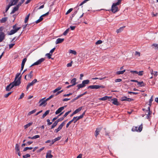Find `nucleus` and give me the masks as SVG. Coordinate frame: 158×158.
I'll return each instance as SVG.
<instances>
[{
	"label": "nucleus",
	"mask_w": 158,
	"mask_h": 158,
	"mask_svg": "<svg viewBox=\"0 0 158 158\" xmlns=\"http://www.w3.org/2000/svg\"><path fill=\"white\" fill-rule=\"evenodd\" d=\"M21 77V76L18 78V79L15 78L14 81L11 83L12 84V87H14L15 86H18L20 84Z\"/></svg>",
	"instance_id": "f257e3e1"
},
{
	"label": "nucleus",
	"mask_w": 158,
	"mask_h": 158,
	"mask_svg": "<svg viewBox=\"0 0 158 158\" xmlns=\"http://www.w3.org/2000/svg\"><path fill=\"white\" fill-rule=\"evenodd\" d=\"M119 4V2L113 3L111 7V11L115 13L118 11V9L117 6Z\"/></svg>",
	"instance_id": "f03ea898"
},
{
	"label": "nucleus",
	"mask_w": 158,
	"mask_h": 158,
	"mask_svg": "<svg viewBox=\"0 0 158 158\" xmlns=\"http://www.w3.org/2000/svg\"><path fill=\"white\" fill-rule=\"evenodd\" d=\"M16 24H15L13 26V29L9 32L8 34L9 35H11L14 34L20 29L21 27H16Z\"/></svg>",
	"instance_id": "7ed1b4c3"
},
{
	"label": "nucleus",
	"mask_w": 158,
	"mask_h": 158,
	"mask_svg": "<svg viewBox=\"0 0 158 158\" xmlns=\"http://www.w3.org/2000/svg\"><path fill=\"white\" fill-rule=\"evenodd\" d=\"M104 86L102 85H94L88 86L87 88L97 89L100 88H104Z\"/></svg>",
	"instance_id": "20e7f679"
},
{
	"label": "nucleus",
	"mask_w": 158,
	"mask_h": 158,
	"mask_svg": "<svg viewBox=\"0 0 158 158\" xmlns=\"http://www.w3.org/2000/svg\"><path fill=\"white\" fill-rule=\"evenodd\" d=\"M142 125L141 124L139 127H133L132 129V131H133L140 132L142 130Z\"/></svg>",
	"instance_id": "39448f33"
},
{
	"label": "nucleus",
	"mask_w": 158,
	"mask_h": 158,
	"mask_svg": "<svg viewBox=\"0 0 158 158\" xmlns=\"http://www.w3.org/2000/svg\"><path fill=\"white\" fill-rule=\"evenodd\" d=\"M45 60L44 58H42L38 60L36 62H35L32 64L31 67L32 66L35 65H38L40 64L41 63L43 62Z\"/></svg>",
	"instance_id": "423d86ee"
},
{
	"label": "nucleus",
	"mask_w": 158,
	"mask_h": 158,
	"mask_svg": "<svg viewBox=\"0 0 158 158\" xmlns=\"http://www.w3.org/2000/svg\"><path fill=\"white\" fill-rule=\"evenodd\" d=\"M37 82L36 79H34L31 82L29 83L27 86L26 90L27 91L28 90L29 88L31 86H32L34 84Z\"/></svg>",
	"instance_id": "0eeeda50"
},
{
	"label": "nucleus",
	"mask_w": 158,
	"mask_h": 158,
	"mask_svg": "<svg viewBox=\"0 0 158 158\" xmlns=\"http://www.w3.org/2000/svg\"><path fill=\"white\" fill-rule=\"evenodd\" d=\"M45 98H43L41 99L39 101V103H40L39 105L40 106H41L42 105H43L44 106H45L47 104L46 102L45 101V100H44Z\"/></svg>",
	"instance_id": "6e6552de"
},
{
	"label": "nucleus",
	"mask_w": 158,
	"mask_h": 158,
	"mask_svg": "<svg viewBox=\"0 0 158 158\" xmlns=\"http://www.w3.org/2000/svg\"><path fill=\"white\" fill-rule=\"evenodd\" d=\"M66 107V106L61 107L58 109V110L56 111V114H58L60 113L64 109L65 107Z\"/></svg>",
	"instance_id": "1a4fd4ad"
},
{
	"label": "nucleus",
	"mask_w": 158,
	"mask_h": 158,
	"mask_svg": "<svg viewBox=\"0 0 158 158\" xmlns=\"http://www.w3.org/2000/svg\"><path fill=\"white\" fill-rule=\"evenodd\" d=\"M121 100L122 101H127L129 102H130L133 99L131 98H127L126 97L124 96L121 98Z\"/></svg>",
	"instance_id": "9d476101"
},
{
	"label": "nucleus",
	"mask_w": 158,
	"mask_h": 158,
	"mask_svg": "<svg viewBox=\"0 0 158 158\" xmlns=\"http://www.w3.org/2000/svg\"><path fill=\"white\" fill-rule=\"evenodd\" d=\"M146 113H148L147 114V119L150 118L149 116L152 114V112L150 111V107H148V110H146Z\"/></svg>",
	"instance_id": "9b49d317"
},
{
	"label": "nucleus",
	"mask_w": 158,
	"mask_h": 158,
	"mask_svg": "<svg viewBox=\"0 0 158 158\" xmlns=\"http://www.w3.org/2000/svg\"><path fill=\"white\" fill-rule=\"evenodd\" d=\"M51 150H49L46 153V158H52L53 156L51 154Z\"/></svg>",
	"instance_id": "f8f14e48"
},
{
	"label": "nucleus",
	"mask_w": 158,
	"mask_h": 158,
	"mask_svg": "<svg viewBox=\"0 0 158 158\" xmlns=\"http://www.w3.org/2000/svg\"><path fill=\"white\" fill-rule=\"evenodd\" d=\"M5 38V34L3 32L0 33V43L2 42Z\"/></svg>",
	"instance_id": "ddd939ff"
},
{
	"label": "nucleus",
	"mask_w": 158,
	"mask_h": 158,
	"mask_svg": "<svg viewBox=\"0 0 158 158\" xmlns=\"http://www.w3.org/2000/svg\"><path fill=\"white\" fill-rule=\"evenodd\" d=\"M19 6L18 5L14 7L11 12L10 14H14L15 11L18 10L19 9Z\"/></svg>",
	"instance_id": "4468645a"
},
{
	"label": "nucleus",
	"mask_w": 158,
	"mask_h": 158,
	"mask_svg": "<svg viewBox=\"0 0 158 158\" xmlns=\"http://www.w3.org/2000/svg\"><path fill=\"white\" fill-rule=\"evenodd\" d=\"M111 101H113L112 103L114 105L117 106L119 105V103L117 99L116 98H113L111 99Z\"/></svg>",
	"instance_id": "2eb2a0df"
},
{
	"label": "nucleus",
	"mask_w": 158,
	"mask_h": 158,
	"mask_svg": "<svg viewBox=\"0 0 158 158\" xmlns=\"http://www.w3.org/2000/svg\"><path fill=\"white\" fill-rule=\"evenodd\" d=\"M64 40L63 38H58L57 39L55 42L56 44H60L62 43Z\"/></svg>",
	"instance_id": "dca6fc26"
},
{
	"label": "nucleus",
	"mask_w": 158,
	"mask_h": 158,
	"mask_svg": "<svg viewBox=\"0 0 158 158\" xmlns=\"http://www.w3.org/2000/svg\"><path fill=\"white\" fill-rule=\"evenodd\" d=\"M101 128H98L96 129V130L95 131V136L96 137H97L98 135H99V132L101 131Z\"/></svg>",
	"instance_id": "f3484780"
},
{
	"label": "nucleus",
	"mask_w": 158,
	"mask_h": 158,
	"mask_svg": "<svg viewBox=\"0 0 158 158\" xmlns=\"http://www.w3.org/2000/svg\"><path fill=\"white\" fill-rule=\"evenodd\" d=\"M111 98V97H108L107 96H105L102 98H100L99 100H100L105 101L108 99H110Z\"/></svg>",
	"instance_id": "a211bd4d"
},
{
	"label": "nucleus",
	"mask_w": 158,
	"mask_h": 158,
	"mask_svg": "<svg viewBox=\"0 0 158 158\" xmlns=\"http://www.w3.org/2000/svg\"><path fill=\"white\" fill-rule=\"evenodd\" d=\"M12 84L10 83V84L7 86L6 88V90L8 91H9L13 87H12Z\"/></svg>",
	"instance_id": "6ab92c4d"
},
{
	"label": "nucleus",
	"mask_w": 158,
	"mask_h": 158,
	"mask_svg": "<svg viewBox=\"0 0 158 158\" xmlns=\"http://www.w3.org/2000/svg\"><path fill=\"white\" fill-rule=\"evenodd\" d=\"M76 81L77 79L75 78H73L71 81L70 83L72 84V85L73 86L76 84Z\"/></svg>",
	"instance_id": "aec40b11"
},
{
	"label": "nucleus",
	"mask_w": 158,
	"mask_h": 158,
	"mask_svg": "<svg viewBox=\"0 0 158 158\" xmlns=\"http://www.w3.org/2000/svg\"><path fill=\"white\" fill-rule=\"evenodd\" d=\"M32 73L33 71H31L27 75L28 79H30L33 76Z\"/></svg>",
	"instance_id": "412c9836"
},
{
	"label": "nucleus",
	"mask_w": 158,
	"mask_h": 158,
	"mask_svg": "<svg viewBox=\"0 0 158 158\" xmlns=\"http://www.w3.org/2000/svg\"><path fill=\"white\" fill-rule=\"evenodd\" d=\"M89 82V81L88 80H85L82 81V83L85 87L86 85L88 84Z\"/></svg>",
	"instance_id": "4be33fe9"
},
{
	"label": "nucleus",
	"mask_w": 158,
	"mask_h": 158,
	"mask_svg": "<svg viewBox=\"0 0 158 158\" xmlns=\"http://www.w3.org/2000/svg\"><path fill=\"white\" fill-rule=\"evenodd\" d=\"M49 111L50 110H49L46 111L45 113L43 115L41 118L42 119L44 118L45 117L49 114Z\"/></svg>",
	"instance_id": "5701e85b"
},
{
	"label": "nucleus",
	"mask_w": 158,
	"mask_h": 158,
	"mask_svg": "<svg viewBox=\"0 0 158 158\" xmlns=\"http://www.w3.org/2000/svg\"><path fill=\"white\" fill-rule=\"evenodd\" d=\"M73 118H74V123H75L77 121L79 120V119L81 118V117H80V116H76V117H73Z\"/></svg>",
	"instance_id": "b1692460"
},
{
	"label": "nucleus",
	"mask_w": 158,
	"mask_h": 158,
	"mask_svg": "<svg viewBox=\"0 0 158 158\" xmlns=\"http://www.w3.org/2000/svg\"><path fill=\"white\" fill-rule=\"evenodd\" d=\"M7 20V18L6 17L2 18L0 20V22L2 23H5Z\"/></svg>",
	"instance_id": "393cba45"
},
{
	"label": "nucleus",
	"mask_w": 158,
	"mask_h": 158,
	"mask_svg": "<svg viewBox=\"0 0 158 158\" xmlns=\"http://www.w3.org/2000/svg\"><path fill=\"white\" fill-rule=\"evenodd\" d=\"M19 0H11L10 2L11 4H13V5H14L17 4Z\"/></svg>",
	"instance_id": "a878e982"
},
{
	"label": "nucleus",
	"mask_w": 158,
	"mask_h": 158,
	"mask_svg": "<svg viewBox=\"0 0 158 158\" xmlns=\"http://www.w3.org/2000/svg\"><path fill=\"white\" fill-rule=\"evenodd\" d=\"M125 26H124L122 27H120L119 29H117L116 31V32L117 33H119L121 32L123 29V28L125 27Z\"/></svg>",
	"instance_id": "bb28decb"
},
{
	"label": "nucleus",
	"mask_w": 158,
	"mask_h": 158,
	"mask_svg": "<svg viewBox=\"0 0 158 158\" xmlns=\"http://www.w3.org/2000/svg\"><path fill=\"white\" fill-rule=\"evenodd\" d=\"M32 124V123H29L26 125H24V129H26L28 127H29Z\"/></svg>",
	"instance_id": "cd10ccee"
},
{
	"label": "nucleus",
	"mask_w": 158,
	"mask_h": 158,
	"mask_svg": "<svg viewBox=\"0 0 158 158\" xmlns=\"http://www.w3.org/2000/svg\"><path fill=\"white\" fill-rule=\"evenodd\" d=\"M77 87L78 89H77V90H78L79 89H80V88H83L85 86L82 83L78 84L77 85Z\"/></svg>",
	"instance_id": "c85d7f7f"
},
{
	"label": "nucleus",
	"mask_w": 158,
	"mask_h": 158,
	"mask_svg": "<svg viewBox=\"0 0 158 158\" xmlns=\"http://www.w3.org/2000/svg\"><path fill=\"white\" fill-rule=\"evenodd\" d=\"M13 4H11L10 2L9 3V5L6 6V9L5 12H6L8 10L10 7L12 6H13Z\"/></svg>",
	"instance_id": "c756f323"
},
{
	"label": "nucleus",
	"mask_w": 158,
	"mask_h": 158,
	"mask_svg": "<svg viewBox=\"0 0 158 158\" xmlns=\"http://www.w3.org/2000/svg\"><path fill=\"white\" fill-rule=\"evenodd\" d=\"M15 150L16 152L20 151L19 146L17 143L15 145Z\"/></svg>",
	"instance_id": "7c9ffc66"
},
{
	"label": "nucleus",
	"mask_w": 158,
	"mask_h": 158,
	"mask_svg": "<svg viewBox=\"0 0 158 158\" xmlns=\"http://www.w3.org/2000/svg\"><path fill=\"white\" fill-rule=\"evenodd\" d=\"M126 70H124L121 71H118L116 72V74L117 75L122 74L125 72Z\"/></svg>",
	"instance_id": "2f4dec72"
},
{
	"label": "nucleus",
	"mask_w": 158,
	"mask_h": 158,
	"mask_svg": "<svg viewBox=\"0 0 158 158\" xmlns=\"http://www.w3.org/2000/svg\"><path fill=\"white\" fill-rule=\"evenodd\" d=\"M152 47H154V49L156 50H158V44H153L152 45Z\"/></svg>",
	"instance_id": "473e14b6"
},
{
	"label": "nucleus",
	"mask_w": 158,
	"mask_h": 158,
	"mask_svg": "<svg viewBox=\"0 0 158 158\" xmlns=\"http://www.w3.org/2000/svg\"><path fill=\"white\" fill-rule=\"evenodd\" d=\"M58 123L56 121L52 124V125L51 126V129H52L54 128L57 124Z\"/></svg>",
	"instance_id": "72a5a7b5"
},
{
	"label": "nucleus",
	"mask_w": 158,
	"mask_h": 158,
	"mask_svg": "<svg viewBox=\"0 0 158 158\" xmlns=\"http://www.w3.org/2000/svg\"><path fill=\"white\" fill-rule=\"evenodd\" d=\"M82 107H80L78 108L74 112V113H75V114H76L77 113L79 112V111H80L82 110Z\"/></svg>",
	"instance_id": "f704fd0d"
},
{
	"label": "nucleus",
	"mask_w": 158,
	"mask_h": 158,
	"mask_svg": "<svg viewBox=\"0 0 158 158\" xmlns=\"http://www.w3.org/2000/svg\"><path fill=\"white\" fill-rule=\"evenodd\" d=\"M61 89V87H57V88H56V89H55V90H54L53 91V93H56V92H57V91H59V90H60Z\"/></svg>",
	"instance_id": "c9c22d12"
},
{
	"label": "nucleus",
	"mask_w": 158,
	"mask_h": 158,
	"mask_svg": "<svg viewBox=\"0 0 158 158\" xmlns=\"http://www.w3.org/2000/svg\"><path fill=\"white\" fill-rule=\"evenodd\" d=\"M66 122V121H64V122H63L58 127L59 128L61 129L62 128L63 126L65 124V122Z\"/></svg>",
	"instance_id": "e433bc0d"
},
{
	"label": "nucleus",
	"mask_w": 158,
	"mask_h": 158,
	"mask_svg": "<svg viewBox=\"0 0 158 158\" xmlns=\"http://www.w3.org/2000/svg\"><path fill=\"white\" fill-rule=\"evenodd\" d=\"M69 53H72L74 55H76L77 54V52L75 50H70L69 51Z\"/></svg>",
	"instance_id": "4c0bfd02"
},
{
	"label": "nucleus",
	"mask_w": 158,
	"mask_h": 158,
	"mask_svg": "<svg viewBox=\"0 0 158 158\" xmlns=\"http://www.w3.org/2000/svg\"><path fill=\"white\" fill-rule=\"evenodd\" d=\"M137 85L139 86H144V83L143 81L137 82Z\"/></svg>",
	"instance_id": "58836bf2"
},
{
	"label": "nucleus",
	"mask_w": 158,
	"mask_h": 158,
	"mask_svg": "<svg viewBox=\"0 0 158 158\" xmlns=\"http://www.w3.org/2000/svg\"><path fill=\"white\" fill-rule=\"evenodd\" d=\"M64 113V112H61V113L60 114H59V115H58L57 116V117H55L54 118H53L52 119V122H53L54 121H55L56 120L57 118L60 116V115H61L63 114V113Z\"/></svg>",
	"instance_id": "ea45409f"
},
{
	"label": "nucleus",
	"mask_w": 158,
	"mask_h": 158,
	"mask_svg": "<svg viewBox=\"0 0 158 158\" xmlns=\"http://www.w3.org/2000/svg\"><path fill=\"white\" fill-rule=\"evenodd\" d=\"M36 111V109H34V110L29 112L28 114V115H31V114L35 113Z\"/></svg>",
	"instance_id": "a19ab883"
},
{
	"label": "nucleus",
	"mask_w": 158,
	"mask_h": 158,
	"mask_svg": "<svg viewBox=\"0 0 158 158\" xmlns=\"http://www.w3.org/2000/svg\"><path fill=\"white\" fill-rule=\"evenodd\" d=\"M30 15V14H29L25 17V19L24 20V22L25 23H26L27 22V21L29 18Z\"/></svg>",
	"instance_id": "79ce46f5"
},
{
	"label": "nucleus",
	"mask_w": 158,
	"mask_h": 158,
	"mask_svg": "<svg viewBox=\"0 0 158 158\" xmlns=\"http://www.w3.org/2000/svg\"><path fill=\"white\" fill-rule=\"evenodd\" d=\"M69 31V28H68L63 33V35H65L68 33Z\"/></svg>",
	"instance_id": "37998d69"
},
{
	"label": "nucleus",
	"mask_w": 158,
	"mask_h": 158,
	"mask_svg": "<svg viewBox=\"0 0 158 158\" xmlns=\"http://www.w3.org/2000/svg\"><path fill=\"white\" fill-rule=\"evenodd\" d=\"M33 149V148L32 147H27L24 148L23 150V152H25L27 150H31Z\"/></svg>",
	"instance_id": "c03bdc74"
},
{
	"label": "nucleus",
	"mask_w": 158,
	"mask_h": 158,
	"mask_svg": "<svg viewBox=\"0 0 158 158\" xmlns=\"http://www.w3.org/2000/svg\"><path fill=\"white\" fill-rule=\"evenodd\" d=\"M27 60V59L26 58H24L22 60L21 64L24 65L25 64L26 62V61Z\"/></svg>",
	"instance_id": "a18cd8bd"
},
{
	"label": "nucleus",
	"mask_w": 158,
	"mask_h": 158,
	"mask_svg": "<svg viewBox=\"0 0 158 158\" xmlns=\"http://www.w3.org/2000/svg\"><path fill=\"white\" fill-rule=\"evenodd\" d=\"M143 71H140L139 72H138L137 74L140 76H142L143 74Z\"/></svg>",
	"instance_id": "49530a36"
},
{
	"label": "nucleus",
	"mask_w": 158,
	"mask_h": 158,
	"mask_svg": "<svg viewBox=\"0 0 158 158\" xmlns=\"http://www.w3.org/2000/svg\"><path fill=\"white\" fill-rule=\"evenodd\" d=\"M30 156V155L29 154H27L25 155H23V158H27Z\"/></svg>",
	"instance_id": "de8ad7c7"
},
{
	"label": "nucleus",
	"mask_w": 158,
	"mask_h": 158,
	"mask_svg": "<svg viewBox=\"0 0 158 158\" xmlns=\"http://www.w3.org/2000/svg\"><path fill=\"white\" fill-rule=\"evenodd\" d=\"M71 112V110H70L66 112L63 116V118H65Z\"/></svg>",
	"instance_id": "09e8293b"
},
{
	"label": "nucleus",
	"mask_w": 158,
	"mask_h": 158,
	"mask_svg": "<svg viewBox=\"0 0 158 158\" xmlns=\"http://www.w3.org/2000/svg\"><path fill=\"white\" fill-rule=\"evenodd\" d=\"M102 43V41L101 40H98V41H97L96 43L95 44H101Z\"/></svg>",
	"instance_id": "8fccbe9b"
},
{
	"label": "nucleus",
	"mask_w": 158,
	"mask_h": 158,
	"mask_svg": "<svg viewBox=\"0 0 158 158\" xmlns=\"http://www.w3.org/2000/svg\"><path fill=\"white\" fill-rule=\"evenodd\" d=\"M64 118L63 117H62L60 118L57 119L56 121L58 123L59 122L62 121L64 119Z\"/></svg>",
	"instance_id": "3c124183"
},
{
	"label": "nucleus",
	"mask_w": 158,
	"mask_h": 158,
	"mask_svg": "<svg viewBox=\"0 0 158 158\" xmlns=\"http://www.w3.org/2000/svg\"><path fill=\"white\" fill-rule=\"evenodd\" d=\"M73 10V9L72 8L69 9L66 12V15H67L70 13Z\"/></svg>",
	"instance_id": "603ef678"
},
{
	"label": "nucleus",
	"mask_w": 158,
	"mask_h": 158,
	"mask_svg": "<svg viewBox=\"0 0 158 158\" xmlns=\"http://www.w3.org/2000/svg\"><path fill=\"white\" fill-rule=\"evenodd\" d=\"M47 122L48 123V126L51 125L52 123V122H50V120L49 119H48L47 120Z\"/></svg>",
	"instance_id": "864d4df0"
},
{
	"label": "nucleus",
	"mask_w": 158,
	"mask_h": 158,
	"mask_svg": "<svg viewBox=\"0 0 158 158\" xmlns=\"http://www.w3.org/2000/svg\"><path fill=\"white\" fill-rule=\"evenodd\" d=\"M25 0H22L17 5L18 6H21L22 4H23Z\"/></svg>",
	"instance_id": "5fc2aeb1"
},
{
	"label": "nucleus",
	"mask_w": 158,
	"mask_h": 158,
	"mask_svg": "<svg viewBox=\"0 0 158 158\" xmlns=\"http://www.w3.org/2000/svg\"><path fill=\"white\" fill-rule=\"evenodd\" d=\"M40 137V136L39 135H35L32 137V139H37V138H39Z\"/></svg>",
	"instance_id": "6e6d98bb"
},
{
	"label": "nucleus",
	"mask_w": 158,
	"mask_h": 158,
	"mask_svg": "<svg viewBox=\"0 0 158 158\" xmlns=\"http://www.w3.org/2000/svg\"><path fill=\"white\" fill-rule=\"evenodd\" d=\"M51 55H52L51 54H50V53H47L46 54V56H47L49 59H50L51 58Z\"/></svg>",
	"instance_id": "4d7b16f0"
},
{
	"label": "nucleus",
	"mask_w": 158,
	"mask_h": 158,
	"mask_svg": "<svg viewBox=\"0 0 158 158\" xmlns=\"http://www.w3.org/2000/svg\"><path fill=\"white\" fill-rule=\"evenodd\" d=\"M128 94H133L135 95H136L138 94V93L137 92H130L129 91L128 92Z\"/></svg>",
	"instance_id": "13d9d810"
},
{
	"label": "nucleus",
	"mask_w": 158,
	"mask_h": 158,
	"mask_svg": "<svg viewBox=\"0 0 158 158\" xmlns=\"http://www.w3.org/2000/svg\"><path fill=\"white\" fill-rule=\"evenodd\" d=\"M130 72L133 73V74H137V73H138V71H135V70H131V71H130Z\"/></svg>",
	"instance_id": "bf43d9fd"
},
{
	"label": "nucleus",
	"mask_w": 158,
	"mask_h": 158,
	"mask_svg": "<svg viewBox=\"0 0 158 158\" xmlns=\"http://www.w3.org/2000/svg\"><path fill=\"white\" fill-rule=\"evenodd\" d=\"M15 45V43L10 44L9 45V48L10 49V48H13V47Z\"/></svg>",
	"instance_id": "052dcab7"
},
{
	"label": "nucleus",
	"mask_w": 158,
	"mask_h": 158,
	"mask_svg": "<svg viewBox=\"0 0 158 158\" xmlns=\"http://www.w3.org/2000/svg\"><path fill=\"white\" fill-rule=\"evenodd\" d=\"M11 93H12V92H10L8 93L7 94H6L4 95V97L5 98H7V97H8V96L9 95H10L11 94Z\"/></svg>",
	"instance_id": "680f3d73"
},
{
	"label": "nucleus",
	"mask_w": 158,
	"mask_h": 158,
	"mask_svg": "<svg viewBox=\"0 0 158 158\" xmlns=\"http://www.w3.org/2000/svg\"><path fill=\"white\" fill-rule=\"evenodd\" d=\"M122 81V80L121 79H119V78L115 80V82H120L121 81Z\"/></svg>",
	"instance_id": "e2e57ef3"
},
{
	"label": "nucleus",
	"mask_w": 158,
	"mask_h": 158,
	"mask_svg": "<svg viewBox=\"0 0 158 158\" xmlns=\"http://www.w3.org/2000/svg\"><path fill=\"white\" fill-rule=\"evenodd\" d=\"M61 138V136H60V137H58L55 139H55V140L56 141H58L59 140H60V139Z\"/></svg>",
	"instance_id": "0e129e2a"
},
{
	"label": "nucleus",
	"mask_w": 158,
	"mask_h": 158,
	"mask_svg": "<svg viewBox=\"0 0 158 158\" xmlns=\"http://www.w3.org/2000/svg\"><path fill=\"white\" fill-rule=\"evenodd\" d=\"M20 75V73H17L16 75L15 78L18 79V78H19V77Z\"/></svg>",
	"instance_id": "69168bd1"
},
{
	"label": "nucleus",
	"mask_w": 158,
	"mask_h": 158,
	"mask_svg": "<svg viewBox=\"0 0 158 158\" xmlns=\"http://www.w3.org/2000/svg\"><path fill=\"white\" fill-rule=\"evenodd\" d=\"M72 61H71L70 63H68L67 65V67H71L72 65Z\"/></svg>",
	"instance_id": "338daca9"
},
{
	"label": "nucleus",
	"mask_w": 158,
	"mask_h": 158,
	"mask_svg": "<svg viewBox=\"0 0 158 158\" xmlns=\"http://www.w3.org/2000/svg\"><path fill=\"white\" fill-rule=\"evenodd\" d=\"M56 141L55 140V139H53L52 141V142L51 143H50V146H51L53 144H54V143Z\"/></svg>",
	"instance_id": "774afa93"
}]
</instances>
